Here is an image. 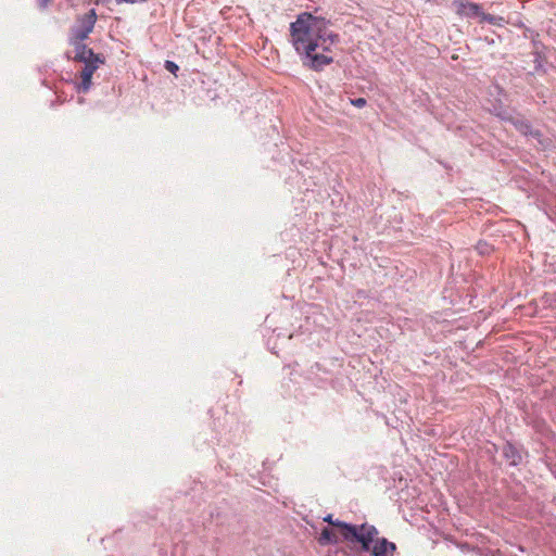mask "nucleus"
<instances>
[{
  "label": "nucleus",
  "mask_w": 556,
  "mask_h": 556,
  "mask_svg": "<svg viewBox=\"0 0 556 556\" xmlns=\"http://www.w3.org/2000/svg\"><path fill=\"white\" fill-rule=\"evenodd\" d=\"M50 0H40V8H46L47 7V3L49 2Z\"/></svg>",
  "instance_id": "obj_15"
},
{
  "label": "nucleus",
  "mask_w": 556,
  "mask_h": 556,
  "mask_svg": "<svg viewBox=\"0 0 556 556\" xmlns=\"http://www.w3.org/2000/svg\"><path fill=\"white\" fill-rule=\"evenodd\" d=\"M324 521H326L327 523L338 528L339 530V533L341 534L342 536V540L344 542H346L349 545L352 543V538H350L349 532L346 530L348 527H352L354 528L356 531H358L359 529V525H353V523H349V522H345V521H341L339 519H333L332 515L329 514L327 515L325 518H324Z\"/></svg>",
  "instance_id": "obj_7"
},
{
  "label": "nucleus",
  "mask_w": 556,
  "mask_h": 556,
  "mask_svg": "<svg viewBox=\"0 0 556 556\" xmlns=\"http://www.w3.org/2000/svg\"><path fill=\"white\" fill-rule=\"evenodd\" d=\"M105 61L96 59V62L84 63L85 66L81 71V81L77 85L76 89L78 92L86 93L89 91L92 85V75Z\"/></svg>",
  "instance_id": "obj_4"
},
{
  "label": "nucleus",
  "mask_w": 556,
  "mask_h": 556,
  "mask_svg": "<svg viewBox=\"0 0 556 556\" xmlns=\"http://www.w3.org/2000/svg\"><path fill=\"white\" fill-rule=\"evenodd\" d=\"M351 104L356 108H364L367 104V101L365 98H355L350 100Z\"/></svg>",
  "instance_id": "obj_14"
},
{
  "label": "nucleus",
  "mask_w": 556,
  "mask_h": 556,
  "mask_svg": "<svg viewBox=\"0 0 556 556\" xmlns=\"http://www.w3.org/2000/svg\"><path fill=\"white\" fill-rule=\"evenodd\" d=\"M75 56L74 60L81 63H89L96 61V59H101L105 61V58L102 54L94 53L91 48L87 45H79L74 48Z\"/></svg>",
  "instance_id": "obj_6"
},
{
  "label": "nucleus",
  "mask_w": 556,
  "mask_h": 556,
  "mask_svg": "<svg viewBox=\"0 0 556 556\" xmlns=\"http://www.w3.org/2000/svg\"><path fill=\"white\" fill-rule=\"evenodd\" d=\"M119 0H116V3H118Z\"/></svg>",
  "instance_id": "obj_16"
},
{
  "label": "nucleus",
  "mask_w": 556,
  "mask_h": 556,
  "mask_svg": "<svg viewBox=\"0 0 556 556\" xmlns=\"http://www.w3.org/2000/svg\"><path fill=\"white\" fill-rule=\"evenodd\" d=\"M96 22L97 13L94 9H91L88 13L78 16L76 23L71 27L68 43L74 48L76 46L84 45V40L92 33Z\"/></svg>",
  "instance_id": "obj_3"
},
{
  "label": "nucleus",
  "mask_w": 556,
  "mask_h": 556,
  "mask_svg": "<svg viewBox=\"0 0 556 556\" xmlns=\"http://www.w3.org/2000/svg\"><path fill=\"white\" fill-rule=\"evenodd\" d=\"M482 8L473 2H460L458 5V13L467 17H476L481 15Z\"/></svg>",
  "instance_id": "obj_9"
},
{
  "label": "nucleus",
  "mask_w": 556,
  "mask_h": 556,
  "mask_svg": "<svg viewBox=\"0 0 556 556\" xmlns=\"http://www.w3.org/2000/svg\"><path fill=\"white\" fill-rule=\"evenodd\" d=\"M503 457L507 460L509 466L516 467L521 464L522 455L520 450L510 442H506L502 448Z\"/></svg>",
  "instance_id": "obj_8"
},
{
  "label": "nucleus",
  "mask_w": 556,
  "mask_h": 556,
  "mask_svg": "<svg viewBox=\"0 0 556 556\" xmlns=\"http://www.w3.org/2000/svg\"><path fill=\"white\" fill-rule=\"evenodd\" d=\"M318 542L320 545H336L339 543V538L331 529L325 527L320 532Z\"/></svg>",
  "instance_id": "obj_10"
},
{
  "label": "nucleus",
  "mask_w": 556,
  "mask_h": 556,
  "mask_svg": "<svg viewBox=\"0 0 556 556\" xmlns=\"http://www.w3.org/2000/svg\"><path fill=\"white\" fill-rule=\"evenodd\" d=\"M339 36L328 30L325 20L309 12L300 13L290 24V42L300 55L304 66L319 72L333 62V58L324 52Z\"/></svg>",
  "instance_id": "obj_1"
},
{
  "label": "nucleus",
  "mask_w": 556,
  "mask_h": 556,
  "mask_svg": "<svg viewBox=\"0 0 556 556\" xmlns=\"http://www.w3.org/2000/svg\"><path fill=\"white\" fill-rule=\"evenodd\" d=\"M476 250L480 255H488L491 253L493 248L485 241H479L476 245Z\"/></svg>",
  "instance_id": "obj_12"
},
{
  "label": "nucleus",
  "mask_w": 556,
  "mask_h": 556,
  "mask_svg": "<svg viewBox=\"0 0 556 556\" xmlns=\"http://www.w3.org/2000/svg\"><path fill=\"white\" fill-rule=\"evenodd\" d=\"M346 530L348 535L353 539L350 546L354 547L357 544L359 553H366L369 556H394L395 543L380 538L376 526L364 522L359 525L358 531L352 527H348Z\"/></svg>",
  "instance_id": "obj_2"
},
{
  "label": "nucleus",
  "mask_w": 556,
  "mask_h": 556,
  "mask_svg": "<svg viewBox=\"0 0 556 556\" xmlns=\"http://www.w3.org/2000/svg\"><path fill=\"white\" fill-rule=\"evenodd\" d=\"M501 118L513 124L515 128L525 136H530L538 140H540V137L542 136V134L539 130H534L531 123L525 118L511 115H501Z\"/></svg>",
  "instance_id": "obj_5"
},
{
  "label": "nucleus",
  "mask_w": 556,
  "mask_h": 556,
  "mask_svg": "<svg viewBox=\"0 0 556 556\" xmlns=\"http://www.w3.org/2000/svg\"><path fill=\"white\" fill-rule=\"evenodd\" d=\"M164 67L174 75L179 71V66L174 61H165Z\"/></svg>",
  "instance_id": "obj_13"
},
{
  "label": "nucleus",
  "mask_w": 556,
  "mask_h": 556,
  "mask_svg": "<svg viewBox=\"0 0 556 556\" xmlns=\"http://www.w3.org/2000/svg\"><path fill=\"white\" fill-rule=\"evenodd\" d=\"M480 18L482 22H486L492 25H501L502 22L504 21V18L501 16H495V15H492L489 13H484L483 11L481 12Z\"/></svg>",
  "instance_id": "obj_11"
}]
</instances>
